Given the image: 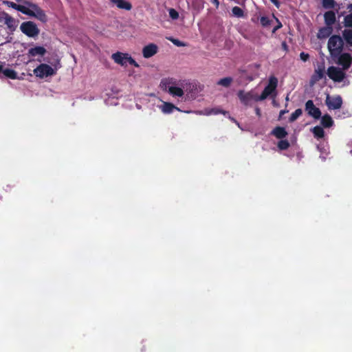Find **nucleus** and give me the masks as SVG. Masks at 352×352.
Here are the masks:
<instances>
[{"label":"nucleus","instance_id":"nucleus-1","mask_svg":"<svg viewBox=\"0 0 352 352\" xmlns=\"http://www.w3.org/2000/svg\"><path fill=\"white\" fill-rule=\"evenodd\" d=\"M328 50L332 56H338L341 54L344 47L343 38L339 35H333L329 38Z\"/></svg>","mask_w":352,"mask_h":352},{"label":"nucleus","instance_id":"nucleus-2","mask_svg":"<svg viewBox=\"0 0 352 352\" xmlns=\"http://www.w3.org/2000/svg\"><path fill=\"white\" fill-rule=\"evenodd\" d=\"M20 30L24 34L31 38L37 36L40 32L36 24L31 21L23 22L20 25Z\"/></svg>","mask_w":352,"mask_h":352},{"label":"nucleus","instance_id":"nucleus-3","mask_svg":"<svg viewBox=\"0 0 352 352\" xmlns=\"http://www.w3.org/2000/svg\"><path fill=\"white\" fill-rule=\"evenodd\" d=\"M28 11V12H25V14L34 17L43 23L47 22V16L45 12L37 4H30Z\"/></svg>","mask_w":352,"mask_h":352},{"label":"nucleus","instance_id":"nucleus-4","mask_svg":"<svg viewBox=\"0 0 352 352\" xmlns=\"http://www.w3.org/2000/svg\"><path fill=\"white\" fill-rule=\"evenodd\" d=\"M34 75L40 78H44L55 74L54 69L47 64L42 63L33 71Z\"/></svg>","mask_w":352,"mask_h":352},{"label":"nucleus","instance_id":"nucleus-5","mask_svg":"<svg viewBox=\"0 0 352 352\" xmlns=\"http://www.w3.org/2000/svg\"><path fill=\"white\" fill-rule=\"evenodd\" d=\"M327 74L329 78L338 82H342L346 77V74L343 69L334 66H330L327 69Z\"/></svg>","mask_w":352,"mask_h":352},{"label":"nucleus","instance_id":"nucleus-6","mask_svg":"<svg viewBox=\"0 0 352 352\" xmlns=\"http://www.w3.org/2000/svg\"><path fill=\"white\" fill-rule=\"evenodd\" d=\"M278 79L275 76H271L269 79L268 85L264 88L258 100H263L271 95L276 89Z\"/></svg>","mask_w":352,"mask_h":352},{"label":"nucleus","instance_id":"nucleus-7","mask_svg":"<svg viewBox=\"0 0 352 352\" xmlns=\"http://www.w3.org/2000/svg\"><path fill=\"white\" fill-rule=\"evenodd\" d=\"M325 102L329 109H339L342 105V98L340 96L331 97L329 95H327Z\"/></svg>","mask_w":352,"mask_h":352},{"label":"nucleus","instance_id":"nucleus-8","mask_svg":"<svg viewBox=\"0 0 352 352\" xmlns=\"http://www.w3.org/2000/svg\"><path fill=\"white\" fill-rule=\"evenodd\" d=\"M305 111L307 114L314 119H319L321 117V111L316 107L311 100H309L305 103Z\"/></svg>","mask_w":352,"mask_h":352},{"label":"nucleus","instance_id":"nucleus-9","mask_svg":"<svg viewBox=\"0 0 352 352\" xmlns=\"http://www.w3.org/2000/svg\"><path fill=\"white\" fill-rule=\"evenodd\" d=\"M338 63L342 67L343 70L348 69L352 64V56L349 53L338 55Z\"/></svg>","mask_w":352,"mask_h":352},{"label":"nucleus","instance_id":"nucleus-10","mask_svg":"<svg viewBox=\"0 0 352 352\" xmlns=\"http://www.w3.org/2000/svg\"><path fill=\"white\" fill-rule=\"evenodd\" d=\"M158 47L154 43H150L142 49V54L145 58H149L157 53Z\"/></svg>","mask_w":352,"mask_h":352},{"label":"nucleus","instance_id":"nucleus-11","mask_svg":"<svg viewBox=\"0 0 352 352\" xmlns=\"http://www.w3.org/2000/svg\"><path fill=\"white\" fill-rule=\"evenodd\" d=\"M127 53H122L117 52L112 54L111 58L114 62L121 66H126L127 63L126 54Z\"/></svg>","mask_w":352,"mask_h":352},{"label":"nucleus","instance_id":"nucleus-12","mask_svg":"<svg viewBox=\"0 0 352 352\" xmlns=\"http://www.w3.org/2000/svg\"><path fill=\"white\" fill-rule=\"evenodd\" d=\"M324 76V67L321 66L318 69H315L314 74L312 75L310 82L314 85L318 81L321 80Z\"/></svg>","mask_w":352,"mask_h":352},{"label":"nucleus","instance_id":"nucleus-13","mask_svg":"<svg viewBox=\"0 0 352 352\" xmlns=\"http://www.w3.org/2000/svg\"><path fill=\"white\" fill-rule=\"evenodd\" d=\"M332 32H333V27L328 26V25H325V26L319 29L318 32L317 33V37L319 39L327 38L329 36H330V35L332 34Z\"/></svg>","mask_w":352,"mask_h":352},{"label":"nucleus","instance_id":"nucleus-14","mask_svg":"<svg viewBox=\"0 0 352 352\" xmlns=\"http://www.w3.org/2000/svg\"><path fill=\"white\" fill-rule=\"evenodd\" d=\"M324 20L326 25L332 27L336 21L335 12L332 10L327 11L324 14Z\"/></svg>","mask_w":352,"mask_h":352},{"label":"nucleus","instance_id":"nucleus-15","mask_svg":"<svg viewBox=\"0 0 352 352\" xmlns=\"http://www.w3.org/2000/svg\"><path fill=\"white\" fill-rule=\"evenodd\" d=\"M4 23L7 25L8 28L13 32L17 27V23L16 20L7 13L4 14Z\"/></svg>","mask_w":352,"mask_h":352},{"label":"nucleus","instance_id":"nucleus-16","mask_svg":"<svg viewBox=\"0 0 352 352\" xmlns=\"http://www.w3.org/2000/svg\"><path fill=\"white\" fill-rule=\"evenodd\" d=\"M3 4L19 12H21L24 14L25 12H28V7L25 6L16 4V3L10 1H4Z\"/></svg>","mask_w":352,"mask_h":352},{"label":"nucleus","instance_id":"nucleus-17","mask_svg":"<svg viewBox=\"0 0 352 352\" xmlns=\"http://www.w3.org/2000/svg\"><path fill=\"white\" fill-rule=\"evenodd\" d=\"M111 3L116 5V6L122 10H131L132 9V5L130 2L126 0H110Z\"/></svg>","mask_w":352,"mask_h":352},{"label":"nucleus","instance_id":"nucleus-18","mask_svg":"<svg viewBox=\"0 0 352 352\" xmlns=\"http://www.w3.org/2000/svg\"><path fill=\"white\" fill-rule=\"evenodd\" d=\"M46 50L43 46H36L32 47L28 50V55L30 56H36L37 55L44 56L46 53Z\"/></svg>","mask_w":352,"mask_h":352},{"label":"nucleus","instance_id":"nucleus-19","mask_svg":"<svg viewBox=\"0 0 352 352\" xmlns=\"http://www.w3.org/2000/svg\"><path fill=\"white\" fill-rule=\"evenodd\" d=\"M271 133L278 139H283L287 135V132L286 131L285 129L282 126L275 127Z\"/></svg>","mask_w":352,"mask_h":352},{"label":"nucleus","instance_id":"nucleus-20","mask_svg":"<svg viewBox=\"0 0 352 352\" xmlns=\"http://www.w3.org/2000/svg\"><path fill=\"white\" fill-rule=\"evenodd\" d=\"M189 5H191L192 8L199 12L204 7V0H186Z\"/></svg>","mask_w":352,"mask_h":352},{"label":"nucleus","instance_id":"nucleus-21","mask_svg":"<svg viewBox=\"0 0 352 352\" xmlns=\"http://www.w3.org/2000/svg\"><path fill=\"white\" fill-rule=\"evenodd\" d=\"M320 124L324 128H329L333 126V120L332 118L329 114H325L323 116L320 117Z\"/></svg>","mask_w":352,"mask_h":352},{"label":"nucleus","instance_id":"nucleus-22","mask_svg":"<svg viewBox=\"0 0 352 352\" xmlns=\"http://www.w3.org/2000/svg\"><path fill=\"white\" fill-rule=\"evenodd\" d=\"M239 98L245 105H248L252 97L250 93H244L243 91H239L237 94Z\"/></svg>","mask_w":352,"mask_h":352},{"label":"nucleus","instance_id":"nucleus-23","mask_svg":"<svg viewBox=\"0 0 352 352\" xmlns=\"http://www.w3.org/2000/svg\"><path fill=\"white\" fill-rule=\"evenodd\" d=\"M342 38L346 43L352 47V29H345L342 31Z\"/></svg>","mask_w":352,"mask_h":352},{"label":"nucleus","instance_id":"nucleus-24","mask_svg":"<svg viewBox=\"0 0 352 352\" xmlns=\"http://www.w3.org/2000/svg\"><path fill=\"white\" fill-rule=\"evenodd\" d=\"M168 92L173 96L182 97L184 95V91L178 87L170 86L168 87Z\"/></svg>","mask_w":352,"mask_h":352},{"label":"nucleus","instance_id":"nucleus-25","mask_svg":"<svg viewBox=\"0 0 352 352\" xmlns=\"http://www.w3.org/2000/svg\"><path fill=\"white\" fill-rule=\"evenodd\" d=\"M174 109L179 110L177 107L170 102H164L162 107V111L164 113H170L173 111Z\"/></svg>","mask_w":352,"mask_h":352},{"label":"nucleus","instance_id":"nucleus-26","mask_svg":"<svg viewBox=\"0 0 352 352\" xmlns=\"http://www.w3.org/2000/svg\"><path fill=\"white\" fill-rule=\"evenodd\" d=\"M311 131L314 135L315 138L319 139V138H323L324 136V131L322 126H316L312 129Z\"/></svg>","mask_w":352,"mask_h":352},{"label":"nucleus","instance_id":"nucleus-27","mask_svg":"<svg viewBox=\"0 0 352 352\" xmlns=\"http://www.w3.org/2000/svg\"><path fill=\"white\" fill-rule=\"evenodd\" d=\"M1 73H3V74L10 78V79H16L17 78V73L13 70V69H8V68H6L5 69H3V71L1 72Z\"/></svg>","mask_w":352,"mask_h":352},{"label":"nucleus","instance_id":"nucleus-28","mask_svg":"<svg viewBox=\"0 0 352 352\" xmlns=\"http://www.w3.org/2000/svg\"><path fill=\"white\" fill-rule=\"evenodd\" d=\"M232 78L231 77H226L220 79L217 82V85L223 86L224 87H229L232 82Z\"/></svg>","mask_w":352,"mask_h":352},{"label":"nucleus","instance_id":"nucleus-29","mask_svg":"<svg viewBox=\"0 0 352 352\" xmlns=\"http://www.w3.org/2000/svg\"><path fill=\"white\" fill-rule=\"evenodd\" d=\"M322 5L325 9H331L335 8L336 2L334 0H322Z\"/></svg>","mask_w":352,"mask_h":352},{"label":"nucleus","instance_id":"nucleus-30","mask_svg":"<svg viewBox=\"0 0 352 352\" xmlns=\"http://www.w3.org/2000/svg\"><path fill=\"white\" fill-rule=\"evenodd\" d=\"M232 13L233 16L238 17V18H241L244 16L243 10L238 6H234L232 8Z\"/></svg>","mask_w":352,"mask_h":352},{"label":"nucleus","instance_id":"nucleus-31","mask_svg":"<svg viewBox=\"0 0 352 352\" xmlns=\"http://www.w3.org/2000/svg\"><path fill=\"white\" fill-rule=\"evenodd\" d=\"M302 109H296V110H295V111H294V112H293V113L291 114V116H290V117H289V121L290 122H294L295 120H296L298 119V118L299 116H300L302 115Z\"/></svg>","mask_w":352,"mask_h":352},{"label":"nucleus","instance_id":"nucleus-32","mask_svg":"<svg viewBox=\"0 0 352 352\" xmlns=\"http://www.w3.org/2000/svg\"><path fill=\"white\" fill-rule=\"evenodd\" d=\"M289 146V142L287 140H281L278 143V148L282 151L287 150Z\"/></svg>","mask_w":352,"mask_h":352},{"label":"nucleus","instance_id":"nucleus-33","mask_svg":"<svg viewBox=\"0 0 352 352\" xmlns=\"http://www.w3.org/2000/svg\"><path fill=\"white\" fill-rule=\"evenodd\" d=\"M343 23L344 27L352 28V13L344 16Z\"/></svg>","mask_w":352,"mask_h":352},{"label":"nucleus","instance_id":"nucleus-34","mask_svg":"<svg viewBox=\"0 0 352 352\" xmlns=\"http://www.w3.org/2000/svg\"><path fill=\"white\" fill-rule=\"evenodd\" d=\"M261 24L263 27H267L270 25L271 20L267 16H261L260 19Z\"/></svg>","mask_w":352,"mask_h":352},{"label":"nucleus","instance_id":"nucleus-35","mask_svg":"<svg viewBox=\"0 0 352 352\" xmlns=\"http://www.w3.org/2000/svg\"><path fill=\"white\" fill-rule=\"evenodd\" d=\"M168 13H169V16L170 17L173 19V20H175V19H177L179 18V13L178 12L175 10L174 8H170L168 10Z\"/></svg>","mask_w":352,"mask_h":352},{"label":"nucleus","instance_id":"nucleus-36","mask_svg":"<svg viewBox=\"0 0 352 352\" xmlns=\"http://www.w3.org/2000/svg\"><path fill=\"white\" fill-rule=\"evenodd\" d=\"M126 60H127V63H129L130 65H133L134 67H139L140 65L135 60V59H133L130 54H129L128 53L126 54Z\"/></svg>","mask_w":352,"mask_h":352},{"label":"nucleus","instance_id":"nucleus-37","mask_svg":"<svg viewBox=\"0 0 352 352\" xmlns=\"http://www.w3.org/2000/svg\"><path fill=\"white\" fill-rule=\"evenodd\" d=\"M169 41H170L175 45L177 47H184L186 46V44L178 39L174 38H170Z\"/></svg>","mask_w":352,"mask_h":352},{"label":"nucleus","instance_id":"nucleus-38","mask_svg":"<svg viewBox=\"0 0 352 352\" xmlns=\"http://www.w3.org/2000/svg\"><path fill=\"white\" fill-rule=\"evenodd\" d=\"M300 58L302 61L306 62L307 60H309V55L302 52L300 54Z\"/></svg>","mask_w":352,"mask_h":352},{"label":"nucleus","instance_id":"nucleus-39","mask_svg":"<svg viewBox=\"0 0 352 352\" xmlns=\"http://www.w3.org/2000/svg\"><path fill=\"white\" fill-rule=\"evenodd\" d=\"M16 1L17 2H19V3H23V4H25V6H27L26 7L29 8H30V4H32L33 3L28 1V0H16Z\"/></svg>","mask_w":352,"mask_h":352},{"label":"nucleus","instance_id":"nucleus-40","mask_svg":"<svg viewBox=\"0 0 352 352\" xmlns=\"http://www.w3.org/2000/svg\"><path fill=\"white\" fill-rule=\"evenodd\" d=\"M276 21L278 22V25L273 28L272 33H275L278 29H280L282 27L281 23L277 19Z\"/></svg>","mask_w":352,"mask_h":352},{"label":"nucleus","instance_id":"nucleus-41","mask_svg":"<svg viewBox=\"0 0 352 352\" xmlns=\"http://www.w3.org/2000/svg\"><path fill=\"white\" fill-rule=\"evenodd\" d=\"M210 1L215 6L216 8H219V0H210Z\"/></svg>","mask_w":352,"mask_h":352},{"label":"nucleus","instance_id":"nucleus-42","mask_svg":"<svg viewBox=\"0 0 352 352\" xmlns=\"http://www.w3.org/2000/svg\"><path fill=\"white\" fill-rule=\"evenodd\" d=\"M288 111L286 109L281 110L279 113V118H281L285 113H287Z\"/></svg>","mask_w":352,"mask_h":352},{"label":"nucleus","instance_id":"nucleus-43","mask_svg":"<svg viewBox=\"0 0 352 352\" xmlns=\"http://www.w3.org/2000/svg\"><path fill=\"white\" fill-rule=\"evenodd\" d=\"M272 3H273L277 8L279 6V2L278 0H270Z\"/></svg>","mask_w":352,"mask_h":352},{"label":"nucleus","instance_id":"nucleus-44","mask_svg":"<svg viewBox=\"0 0 352 352\" xmlns=\"http://www.w3.org/2000/svg\"><path fill=\"white\" fill-rule=\"evenodd\" d=\"M350 12L352 11V3H349L346 8Z\"/></svg>","mask_w":352,"mask_h":352},{"label":"nucleus","instance_id":"nucleus-45","mask_svg":"<svg viewBox=\"0 0 352 352\" xmlns=\"http://www.w3.org/2000/svg\"><path fill=\"white\" fill-rule=\"evenodd\" d=\"M256 113L257 115L260 116V109H259V108H256Z\"/></svg>","mask_w":352,"mask_h":352},{"label":"nucleus","instance_id":"nucleus-46","mask_svg":"<svg viewBox=\"0 0 352 352\" xmlns=\"http://www.w3.org/2000/svg\"><path fill=\"white\" fill-rule=\"evenodd\" d=\"M2 71H3V66L0 65V74L1 73Z\"/></svg>","mask_w":352,"mask_h":352},{"label":"nucleus","instance_id":"nucleus-47","mask_svg":"<svg viewBox=\"0 0 352 352\" xmlns=\"http://www.w3.org/2000/svg\"><path fill=\"white\" fill-rule=\"evenodd\" d=\"M283 47H286V46H287L285 43H283Z\"/></svg>","mask_w":352,"mask_h":352},{"label":"nucleus","instance_id":"nucleus-48","mask_svg":"<svg viewBox=\"0 0 352 352\" xmlns=\"http://www.w3.org/2000/svg\"><path fill=\"white\" fill-rule=\"evenodd\" d=\"M286 100H287H287H289V97H288V96L286 97Z\"/></svg>","mask_w":352,"mask_h":352},{"label":"nucleus","instance_id":"nucleus-49","mask_svg":"<svg viewBox=\"0 0 352 352\" xmlns=\"http://www.w3.org/2000/svg\"><path fill=\"white\" fill-rule=\"evenodd\" d=\"M351 153H352V151H351Z\"/></svg>","mask_w":352,"mask_h":352}]
</instances>
